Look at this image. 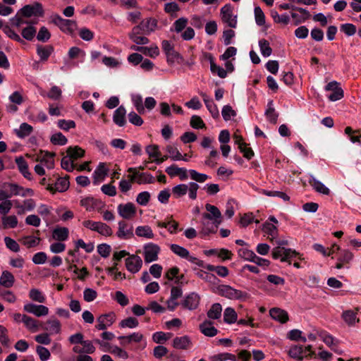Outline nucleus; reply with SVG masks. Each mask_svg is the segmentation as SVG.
Returning a JSON list of instances; mask_svg holds the SVG:
<instances>
[{"label": "nucleus", "mask_w": 361, "mask_h": 361, "mask_svg": "<svg viewBox=\"0 0 361 361\" xmlns=\"http://www.w3.org/2000/svg\"><path fill=\"white\" fill-rule=\"evenodd\" d=\"M67 156L71 161H74L80 158H82L85 155V150L78 146H70L66 150Z\"/></svg>", "instance_id": "obj_29"}, {"label": "nucleus", "mask_w": 361, "mask_h": 361, "mask_svg": "<svg viewBox=\"0 0 361 361\" xmlns=\"http://www.w3.org/2000/svg\"><path fill=\"white\" fill-rule=\"evenodd\" d=\"M221 14L222 20L228 23L229 27L232 28L236 27L237 20L233 18L232 7L231 4H228L224 6L221 9Z\"/></svg>", "instance_id": "obj_13"}, {"label": "nucleus", "mask_w": 361, "mask_h": 361, "mask_svg": "<svg viewBox=\"0 0 361 361\" xmlns=\"http://www.w3.org/2000/svg\"><path fill=\"white\" fill-rule=\"evenodd\" d=\"M53 51L54 47L51 45L45 47L42 45L37 46V54L42 61H47Z\"/></svg>", "instance_id": "obj_32"}, {"label": "nucleus", "mask_w": 361, "mask_h": 361, "mask_svg": "<svg viewBox=\"0 0 361 361\" xmlns=\"http://www.w3.org/2000/svg\"><path fill=\"white\" fill-rule=\"evenodd\" d=\"M19 12L25 18H30L31 16L42 17L44 13L42 5L39 2L25 5Z\"/></svg>", "instance_id": "obj_3"}, {"label": "nucleus", "mask_w": 361, "mask_h": 361, "mask_svg": "<svg viewBox=\"0 0 361 361\" xmlns=\"http://www.w3.org/2000/svg\"><path fill=\"white\" fill-rule=\"evenodd\" d=\"M308 182L317 192L326 195H329L330 190L321 181L317 180L313 176H310Z\"/></svg>", "instance_id": "obj_28"}, {"label": "nucleus", "mask_w": 361, "mask_h": 361, "mask_svg": "<svg viewBox=\"0 0 361 361\" xmlns=\"http://www.w3.org/2000/svg\"><path fill=\"white\" fill-rule=\"evenodd\" d=\"M191 341L189 336H183L176 337L173 341V346L176 349H188L191 345Z\"/></svg>", "instance_id": "obj_31"}, {"label": "nucleus", "mask_w": 361, "mask_h": 361, "mask_svg": "<svg viewBox=\"0 0 361 361\" xmlns=\"http://www.w3.org/2000/svg\"><path fill=\"white\" fill-rule=\"evenodd\" d=\"M3 31L4 33L11 39L20 43H23V39H21V37L13 30H12L9 25H6L3 27Z\"/></svg>", "instance_id": "obj_58"}, {"label": "nucleus", "mask_w": 361, "mask_h": 361, "mask_svg": "<svg viewBox=\"0 0 361 361\" xmlns=\"http://www.w3.org/2000/svg\"><path fill=\"white\" fill-rule=\"evenodd\" d=\"M269 314L273 319L278 321L281 324L286 323L289 319L288 312L279 307L271 308L269 310Z\"/></svg>", "instance_id": "obj_19"}, {"label": "nucleus", "mask_w": 361, "mask_h": 361, "mask_svg": "<svg viewBox=\"0 0 361 361\" xmlns=\"http://www.w3.org/2000/svg\"><path fill=\"white\" fill-rule=\"evenodd\" d=\"M272 257L274 259L281 258V262H288L290 264V259L298 258L302 259L300 254L295 250L290 248H285L283 247L278 246L272 250Z\"/></svg>", "instance_id": "obj_2"}, {"label": "nucleus", "mask_w": 361, "mask_h": 361, "mask_svg": "<svg viewBox=\"0 0 361 361\" xmlns=\"http://www.w3.org/2000/svg\"><path fill=\"white\" fill-rule=\"evenodd\" d=\"M32 130L33 128L30 124L23 123L20 124V128L18 130L16 129L15 132L18 137L24 138L30 135Z\"/></svg>", "instance_id": "obj_38"}, {"label": "nucleus", "mask_w": 361, "mask_h": 361, "mask_svg": "<svg viewBox=\"0 0 361 361\" xmlns=\"http://www.w3.org/2000/svg\"><path fill=\"white\" fill-rule=\"evenodd\" d=\"M140 23L142 28V35H149L154 32L157 26V20L152 18L142 20Z\"/></svg>", "instance_id": "obj_21"}, {"label": "nucleus", "mask_w": 361, "mask_h": 361, "mask_svg": "<svg viewBox=\"0 0 361 361\" xmlns=\"http://www.w3.org/2000/svg\"><path fill=\"white\" fill-rule=\"evenodd\" d=\"M50 141L53 145L63 146L67 144L68 139L61 133L58 132L51 136Z\"/></svg>", "instance_id": "obj_45"}, {"label": "nucleus", "mask_w": 361, "mask_h": 361, "mask_svg": "<svg viewBox=\"0 0 361 361\" xmlns=\"http://www.w3.org/2000/svg\"><path fill=\"white\" fill-rule=\"evenodd\" d=\"M15 283L13 274L8 271H4L0 276V285L6 288H11Z\"/></svg>", "instance_id": "obj_27"}, {"label": "nucleus", "mask_w": 361, "mask_h": 361, "mask_svg": "<svg viewBox=\"0 0 361 361\" xmlns=\"http://www.w3.org/2000/svg\"><path fill=\"white\" fill-rule=\"evenodd\" d=\"M135 234L139 237H145L148 239L154 238V233L149 226H140L135 229Z\"/></svg>", "instance_id": "obj_36"}, {"label": "nucleus", "mask_w": 361, "mask_h": 361, "mask_svg": "<svg viewBox=\"0 0 361 361\" xmlns=\"http://www.w3.org/2000/svg\"><path fill=\"white\" fill-rule=\"evenodd\" d=\"M166 151L169 154H170V157L173 161H179V160H183L185 161H188V159L183 157V155L180 154V152L176 147H174L171 145H168L166 147Z\"/></svg>", "instance_id": "obj_43"}, {"label": "nucleus", "mask_w": 361, "mask_h": 361, "mask_svg": "<svg viewBox=\"0 0 361 361\" xmlns=\"http://www.w3.org/2000/svg\"><path fill=\"white\" fill-rule=\"evenodd\" d=\"M139 325V322L135 317H129L125 319H123L119 323V326L121 328H130L133 329Z\"/></svg>", "instance_id": "obj_50"}, {"label": "nucleus", "mask_w": 361, "mask_h": 361, "mask_svg": "<svg viewBox=\"0 0 361 361\" xmlns=\"http://www.w3.org/2000/svg\"><path fill=\"white\" fill-rule=\"evenodd\" d=\"M42 329L45 331H49L52 333L58 334L61 331V323L56 319H49L46 322Z\"/></svg>", "instance_id": "obj_34"}, {"label": "nucleus", "mask_w": 361, "mask_h": 361, "mask_svg": "<svg viewBox=\"0 0 361 361\" xmlns=\"http://www.w3.org/2000/svg\"><path fill=\"white\" fill-rule=\"evenodd\" d=\"M212 324V322L205 320L200 325V331L207 336L212 337L216 336L219 331Z\"/></svg>", "instance_id": "obj_26"}, {"label": "nucleus", "mask_w": 361, "mask_h": 361, "mask_svg": "<svg viewBox=\"0 0 361 361\" xmlns=\"http://www.w3.org/2000/svg\"><path fill=\"white\" fill-rule=\"evenodd\" d=\"M190 124L192 128L195 129H203L206 128V125L204 123L203 120L201 118L200 116L197 115H193L190 118Z\"/></svg>", "instance_id": "obj_55"}, {"label": "nucleus", "mask_w": 361, "mask_h": 361, "mask_svg": "<svg viewBox=\"0 0 361 361\" xmlns=\"http://www.w3.org/2000/svg\"><path fill=\"white\" fill-rule=\"evenodd\" d=\"M168 175L171 177L179 176L181 180H185L188 178V172L185 168H179L176 164H172L167 167L165 170Z\"/></svg>", "instance_id": "obj_18"}, {"label": "nucleus", "mask_w": 361, "mask_h": 361, "mask_svg": "<svg viewBox=\"0 0 361 361\" xmlns=\"http://www.w3.org/2000/svg\"><path fill=\"white\" fill-rule=\"evenodd\" d=\"M205 208L208 212L202 214L203 219L211 220L212 219L222 218L220 210L214 205L206 204Z\"/></svg>", "instance_id": "obj_23"}, {"label": "nucleus", "mask_w": 361, "mask_h": 361, "mask_svg": "<svg viewBox=\"0 0 361 361\" xmlns=\"http://www.w3.org/2000/svg\"><path fill=\"white\" fill-rule=\"evenodd\" d=\"M117 338L119 341L120 345L126 348L133 343H140L143 338V335L140 332H134L128 336H119Z\"/></svg>", "instance_id": "obj_14"}, {"label": "nucleus", "mask_w": 361, "mask_h": 361, "mask_svg": "<svg viewBox=\"0 0 361 361\" xmlns=\"http://www.w3.org/2000/svg\"><path fill=\"white\" fill-rule=\"evenodd\" d=\"M29 297L31 300L38 302H45L46 298L43 293L37 288H32L30 290Z\"/></svg>", "instance_id": "obj_51"}, {"label": "nucleus", "mask_w": 361, "mask_h": 361, "mask_svg": "<svg viewBox=\"0 0 361 361\" xmlns=\"http://www.w3.org/2000/svg\"><path fill=\"white\" fill-rule=\"evenodd\" d=\"M212 361H226L228 360L235 361L236 357L233 354L228 353H219L212 357Z\"/></svg>", "instance_id": "obj_60"}, {"label": "nucleus", "mask_w": 361, "mask_h": 361, "mask_svg": "<svg viewBox=\"0 0 361 361\" xmlns=\"http://www.w3.org/2000/svg\"><path fill=\"white\" fill-rule=\"evenodd\" d=\"M37 30L36 28L33 26H27L22 30L21 35L23 38L28 41H32L35 35H36Z\"/></svg>", "instance_id": "obj_52"}, {"label": "nucleus", "mask_w": 361, "mask_h": 361, "mask_svg": "<svg viewBox=\"0 0 361 361\" xmlns=\"http://www.w3.org/2000/svg\"><path fill=\"white\" fill-rule=\"evenodd\" d=\"M116 235L120 239H130L134 236L133 226L123 220L118 222Z\"/></svg>", "instance_id": "obj_8"}, {"label": "nucleus", "mask_w": 361, "mask_h": 361, "mask_svg": "<svg viewBox=\"0 0 361 361\" xmlns=\"http://www.w3.org/2000/svg\"><path fill=\"white\" fill-rule=\"evenodd\" d=\"M215 292L219 295L231 300H245L250 297L247 293L235 289L228 285L218 286Z\"/></svg>", "instance_id": "obj_1"}, {"label": "nucleus", "mask_w": 361, "mask_h": 361, "mask_svg": "<svg viewBox=\"0 0 361 361\" xmlns=\"http://www.w3.org/2000/svg\"><path fill=\"white\" fill-rule=\"evenodd\" d=\"M303 353L304 349L302 345H293L288 351V355H290V357L298 361L303 360Z\"/></svg>", "instance_id": "obj_37"}, {"label": "nucleus", "mask_w": 361, "mask_h": 361, "mask_svg": "<svg viewBox=\"0 0 361 361\" xmlns=\"http://www.w3.org/2000/svg\"><path fill=\"white\" fill-rule=\"evenodd\" d=\"M302 332L298 329H292L287 334V338L295 341H302L305 343L307 341V338L302 336Z\"/></svg>", "instance_id": "obj_46"}, {"label": "nucleus", "mask_w": 361, "mask_h": 361, "mask_svg": "<svg viewBox=\"0 0 361 361\" xmlns=\"http://www.w3.org/2000/svg\"><path fill=\"white\" fill-rule=\"evenodd\" d=\"M238 254L239 257L243 258L245 260L252 262L254 258L255 257V253L250 250L245 248H240L238 250Z\"/></svg>", "instance_id": "obj_53"}, {"label": "nucleus", "mask_w": 361, "mask_h": 361, "mask_svg": "<svg viewBox=\"0 0 361 361\" xmlns=\"http://www.w3.org/2000/svg\"><path fill=\"white\" fill-rule=\"evenodd\" d=\"M80 205L85 207L88 211L97 209L100 212L105 204L100 200L95 199L93 197H87L80 200Z\"/></svg>", "instance_id": "obj_12"}, {"label": "nucleus", "mask_w": 361, "mask_h": 361, "mask_svg": "<svg viewBox=\"0 0 361 361\" xmlns=\"http://www.w3.org/2000/svg\"><path fill=\"white\" fill-rule=\"evenodd\" d=\"M82 347L75 345L73 348V351L78 354H92L95 352L96 348L93 345L92 342L89 340H85L82 344Z\"/></svg>", "instance_id": "obj_22"}, {"label": "nucleus", "mask_w": 361, "mask_h": 361, "mask_svg": "<svg viewBox=\"0 0 361 361\" xmlns=\"http://www.w3.org/2000/svg\"><path fill=\"white\" fill-rule=\"evenodd\" d=\"M237 313L232 307H226L224 312V321L227 324H233L237 321Z\"/></svg>", "instance_id": "obj_40"}, {"label": "nucleus", "mask_w": 361, "mask_h": 361, "mask_svg": "<svg viewBox=\"0 0 361 361\" xmlns=\"http://www.w3.org/2000/svg\"><path fill=\"white\" fill-rule=\"evenodd\" d=\"M130 49L142 53L146 56L150 57H155L159 55V51L157 47L154 48H149L147 47H140L137 45H132Z\"/></svg>", "instance_id": "obj_30"}, {"label": "nucleus", "mask_w": 361, "mask_h": 361, "mask_svg": "<svg viewBox=\"0 0 361 361\" xmlns=\"http://www.w3.org/2000/svg\"><path fill=\"white\" fill-rule=\"evenodd\" d=\"M68 179V176H66L64 178L59 177L55 182L51 178H49V180L51 181V183L47 185V190L52 193H55L56 192H65L69 188L70 183Z\"/></svg>", "instance_id": "obj_4"}, {"label": "nucleus", "mask_w": 361, "mask_h": 361, "mask_svg": "<svg viewBox=\"0 0 361 361\" xmlns=\"http://www.w3.org/2000/svg\"><path fill=\"white\" fill-rule=\"evenodd\" d=\"M188 24V19L185 18H180L176 20L172 27H171L170 30L171 32L175 31L177 33L181 32L184 29L186 28Z\"/></svg>", "instance_id": "obj_41"}, {"label": "nucleus", "mask_w": 361, "mask_h": 361, "mask_svg": "<svg viewBox=\"0 0 361 361\" xmlns=\"http://www.w3.org/2000/svg\"><path fill=\"white\" fill-rule=\"evenodd\" d=\"M171 250L178 255L179 257L185 259L189 257V251L183 247L176 244H171L170 245Z\"/></svg>", "instance_id": "obj_47"}, {"label": "nucleus", "mask_w": 361, "mask_h": 361, "mask_svg": "<svg viewBox=\"0 0 361 361\" xmlns=\"http://www.w3.org/2000/svg\"><path fill=\"white\" fill-rule=\"evenodd\" d=\"M197 274L200 279L207 282L215 283L216 281H219V279L214 274H209L202 270L199 271Z\"/></svg>", "instance_id": "obj_59"}, {"label": "nucleus", "mask_w": 361, "mask_h": 361, "mask_svg": "<svg viewBox=\"0 0 361 361\" xmlns=\"http://www.w3.org/2000/svg\"><path fill=\"white\" fill-rule=\"evenodd\" d=\"M150 200V193L147 191L140 192L136 198L137 202L142 205L145 206L148 204Z\"/></svg>", "instance_id": "obj_64"}, {"label": "nucleus", "mask_w": 361, "mask_h": 361, "mask_svg": "<svg viewBox=\"0 0 361 361\" xmlns=\"http://www.w3.org/2000/svg\"><path fill=\"white\" fill-rule=\"evenodd\" d=\"M207 219H203L201 221V230L200 231V235L201 238H206L211 233H216V228H214V226L213 222L207 221Z\"/></svg>", "instance_id": "obj_25"}, {"label": "nucleus", "mask_w": 361, "mask_h": 361, "mask_svg": "<svg viewBox=\"0 0 361 361\" xmlns=\"http://www.w3.org/2000/svg\"><path fill=\"white\" fill-rule=\"evenodd\" d=\"M200 302V296L196 293H190L188 294L182 302L183 307L188 310H195Z\"/></svg>", "instance_id": "obj_17"}, {"label": "nucleus", "mask_w": 361, "mask_h": 361, "mask_svg": "<svg viewBox=\"0 0 361 361\" xmlns=\"http://www.w3.org/2000/svg\"><path fill=\"white\" fill-rule=\"evenodd\" d=\"M128 172L133 173V175L128 176L131 183L135 181V176H137L138 178L137 180V183L138 184L153 183L155 181V178L152 174L147 173H138L135 168H129L128 169Z\"/></svg>", "instance_id": "obj_6"}, {"label": "nucleus", "mask_w": 361, "mask_h": 361, "mask_svg": "<svg viewBox=\"0 0 361 361\" xmlns=\"http://www.w3.org/2000/svg\"><path fill=\"white\" fill-rule=\"evenodd\" d=\"M23 310L29 313H32L37 317L45 316L49 313L47 307L42 305H35L33 303H28L24 305Z\"/></svg>", "instance_id": "obj_15"}, {"label": "nucleus", "mask_w": 361, "mask_h": 361, "mask_svg": "<svg viewBox=\"0 0 361 361\" xmlns=\"http://www.w3.org/2000/svg\"><path fill=\"white\" fill-rule=\"evenodd\" d=\"M340 30L344 32L347 36H353L357 32L356 26L352 23H344L340 26Z\"/></svg>", "instance_id": "obj_56"}, {"label": "nucleus", "mask_w": 361, "mask_h": 361, "mask_svg": "<svg viewBox=\"0 0 361 361\" xmlns=\"http://www.w3.org/2000/svg\"><path fill=\"white\" fill-rule=\"evenodd\" d=\"M353 258V254L348 250H342L339 252L338 261L349 263Z\"/></svg>", "instance_id": "obj_61"}, {"label": "nucleus", "mask_w": 361, "mask_h": 361, "mask_svg": "<svg viewBox=\"0 0 361 361\" xmlns=\"http://www.w3.org/2000/svg\"><path fill=\"white\" fill-rule=\"evenodd\" d=\"M343 319L346 323L349 325H353L355 323V322H358L359 319H357L356 312L353 310H346L343 312L342 315Z\"/></svg>", "instance_id": "obj_54"}, {"label": "nucleus", "mask_w": 361, "mask_h": 361, "mask_svg": "<svg viewBox=\"0 0 361 361\" xmlns=\"http://www.w3.org/2000/svg\"><path fill=\"white\" fill-rule=\"evenodd\" d=\"M126 110L123 106H120L117 108L113 116V121L115 124L120 127H123L126 123Z\"/></svg>", "instance_id": "obj_20"}, {"label": "nucleus", "mask_w": 361, "mask_h": 361, "mask_svg": "<svg viewBox=\"0 0 361 361\" xmlns=\"http://www.w3.org/2000/svg\"><path fill=\"white\" fill-rule=\"evenodd\" d=\"M52 23L58 26L63 32H73L76 27V22L72 20L64 19L58 14L52 16Z\"/></svg>", "instance_id": "obj_5"}, {"label": "nucleus", "mask_w": 361, "mask_h": 361, "mask_svg": "<svg viewBox=\"0 0 361 361\" xmlns=\"http://www.w3.org/2000/svg\"><path fill=\"white\" fill-rule=\"evenodd\" d=\"M259 47L260 48L261 54L264 57L269 56L272 53V49L270 47L269 41L265 39L259 40Z\"/></svg>", "instance_id": "obj_44"}, {"label": "nucleus", "mask_w": 361, "mask_h": 361, "mask_svg": "<svg viewBox=\"0 0 361 361\" xmlns=\"http://www.w3.org/2000/svg\"><path fill=\"white\" fill-rule=\"evenodd\" d=\"M128 257L126 259V267L128 271L131 273L138 272L142 266V260L140 257L137 255H128Z\"/></svg>", "instance_id": "obj_10"}, {"label": "nucleus", "mask_w": 361, "mask_h": 361, "mask_svg": "<svg viewBox=\"0 0 361 361\" xmlns=\"http://www.w3.org/2000/svg\"><path fill=\"white\" fill-rule=\"evenodd\" d=\"M188 190V186L185 184H179L172 188V193L175 198H179L185 195Z\"/></svg>", "instance_id": "obj_49"}, {"label": "nucleus", "mask_w": 361, "mask_h": 361, "mask_svg": "<svg viewBox=\"0 0 361 361\" xmlns=\"http://www.w3.org/2000/svg\"><path fill=\"white\" fill-rule=\"evenodd\" d=\"M326 91H331L332 93L328 97L330 101L336 102L343 97V90L339 87V83L336 81L329 82L325 86Z\"/></svg>", "instance_id": "obj_9"}, {"label": "nucleus", "mask_w": 361, "mask_h": 361, "mask_svg": "<svg viewBox=\"0 0 361 361\" xmlns=\"http://www.w3.org/2000/svg\"><path fill=\"white\" fill-rule=\"evenodd\" d=\"M23 322L24 323L26 328H27L32 332H35L38 330V321L33 319L32 317H29L26 314H23Z\"/></svg>", "instance_id": "obj_39"}, {"label": "nucleus", "mask_w": 361, "mask_h": 361, "mask_svg": "<svg viewBox=\"0 0 361 361\" xmlns=\"http://www.w3.org/2000/svg\"><path fill=\"white\" fill-rule=\"evenodd\" d=\"M222 307L219 303H214L207 312V317L212 319H217L221 315Z\"/></svg>", "instance_id": "obj_42"}, {"label": "nucleus", "mask_w": 361, "mask_h": 361, "mask_svg": "<svg viewBox=\"0 0 361 361\" xmlns=\"http://www.w3.org/2000/svg\"><path fill=\"white\" fill-rule=\"evenodd\" d=\"M118 214L125 219H130L135 216L137 212L135 204L132 202L120 204L117 207Z\"/></svg>", "instance_id": "obj_11"}, {"label": "nucleus", "mask_w": 361, "mask_h": 361, "mask_svg": "<svg viewBox=\"0 0 361 361\" xmlns=\"http://www.w3.org/2000/svg\"><path fill=\"white\" fill-rule=\"evenodd\" d=\"M50 37H51V33L49 32L48 29L44 26L42 27L39 29L38 34L37 35V40L42 42H47L50 39Z\"/></svg>", "instance_id": "obj_63"}, {"label": "nucleus", "mask_w": 361, "mask_h": 361, "mask_svg": "<svg viewBox=\"0 0 361 361\" xmlns=\"http://www.w3.org/2000/svg\"><path fill=\"white\" fill-rule=\"evenodd\" d=\"M107 169L105 166V164L100 162L97 168L93 173V184L97 185L100 181H102L105 176L107 175Z\"/></svg>", "instance_id": "obj_24"}, {"label": "nucleus", "mask_w": 361, "mask_h": 361, "mask_svg": "<svg viewBox=\"0 0 361 361\" xmlns=\"http://www.w3.org/2000/svg\"><path fill=\"white\" fill-rule=\"evenodd\" d=\"M40 241V238L37 237H34L31 235L25 236L23 238V243L27 248H31L37 246Z\"/></svg>", "instance_id": "obj_57"}, {"label": "nucleus", "mask_w": 361, "mask_h": 361, "mask_svg": "<svg viewBox=\"0 0 361 361\" xmlns=\"http://www.w3.org/2000/svg\"><path fill=\"white\" fill-rule=\"evenodd\" d=\"M69 231L66 227H58L53 231V238L59 241H64L68 238Z\"/></svg>", "instance_id": "obj_33"}, {"label": "nucleus", "mask_w": 361, "mask_h": 361, "mask_svg": "<svg viewBox=\"0 0 361 361\" xmlns=\"http://www.w3.org/2000/svg\"><path fill=\"white\" fill-rule=\"evenodd\" d=\"M190 178L198 183H204L207 179L209 178V176L204 173H200L194 169H190L188 171Z\"/></svg>", "instance_id": "obj_48"}, {"label": "nucleus", "mask_w": 361, "mask_h": 361, "mask_svg": "<svg viewBox=\"0 0 361 361\" xmlns=\"http://www.w3.org/2000/svg\"><path fill=\"white\" fill-rule=\"evenodd\" d=\"M114 314L111 312L100 315L97 318L96 328L99 330H105L108 326H111L114 322Z\"/></svg>", "instance_id": "obj_16"}, {"label": "nucleus", "mask_w": 361, "mask_h": 361, "mask_svg": "<svg viewBox=\"0 0 361 361\" xmlns=\"http://www.w3.org/2000/svg\"><path fill=\"white\" fill-rule=\"evenodd\" d=\"M160 247L157 244L148 243L144 246L145 262L150 263L158 259Z\"/></svg>", "instance_id": "obj_7"}, {"label": "nucleus", "mask_w": 361, "mask_h": 361, "mask_svg": "<svg viewBox=\"0 0 361 361\" xmlns=\"http://www.w3.org/2000/svg\"><path fill=\"white\" fill-rule=\"evenodd\" d=\"M255 17L257 25L262 26L265 24V16L260 7L255 8Z\"/></svg>", "instance_id": "obj_62"}, {"label": "nucleus", "mask_w": 361, "mask_h": 361, "mask_svg": "<svg viewBox=\"0 0 361 361\" xmlns=\"http://www.w3.org/2000/svg\"><path fill=\"white\" fill-rule=\"evenodd\" d=\"M166 61L169 65L177 62L178 64L184 63L183 56L175 50V49L166 55Z\"/></svg>", "instance_id": "obj_35"}]
</instances>
